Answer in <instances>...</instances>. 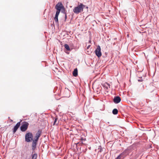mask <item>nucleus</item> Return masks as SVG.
I'll use <instances>...</instances> for the list:
<instances>
[{"instance_id":"nucleus-17","label":"nucleus","mask_w":159,"mask_h":159,"mask_svg":"<svg viewBox=\"0 0 159 159\" xmlns=\"http://www.w3.org/2000/svg\"><path fill=\"white\" fill-rule=\"evenodd\" d=\"M86 53L88 54H90L92 52L91 51V50H89H89H87L86 49Z\"/></svg>"},{"instance_id":"nucleus-15","label":"nucleus","mask_w":159,"mask_h":159,"mask_svg":"<svg viewBox=\"0 0 159 159\" xmlns=\"http://www.w3.org/2000/svg\"><path fill=\"white\" fill-rule=\"evenodd\" d=\"M37 157V154H34L32 155V159H36Z\"/></svg>"},{"instance_id":"nucleus-11","label":"nucleus","mask_w":159,"mask_h":159,"mask_svg":"<svg viewBox=\"0 0 159 159\" xmlns=\"http://www.w3.org/2000/svg\"><path fill=\"white\" fill-rule=\"evenodd\" d=\"M73 75L74 76L76 77L78 75V70L77 68L75 69L73 72Z\"/></svg>"},{"instance_id":"nucleus-8","label":"nucleus","mask_w":159,"mask_h":159,"mask_svg":"<svg viewBox=\"0 0 159 159\" xmlns=\"http://www.w3.org/2000/svg\"><path fill=\"white\" fill-rule=\"evenodd\" d=\"M20 122H18L16 124L15 126V127H14V129H13V133H15L16 132V131L17 130V129H18L20 127Z\"/></svg>"},{"instance_id":"nucleus-5","label":"nucleus","mask_w":159,"mask_h":159,"mask_svg":"<svg viewBox=\"0 0 159 159\" xmlns=\"http://www.w3.org/2000/svg\"><path fill=\"white\" fill-rule=\"evenodd\" d=\"M101 50V49L100 46L99 45L97 46L95 52L96 55L98 57H101L102 55Z\"/></svg>"},{"instance_id":"nucleus-19","label":"nucleus","mask_w":159,"mask_h":159,"mask_svg":"<svg viewBox=\"0 0 159 159\" xmlns=\"http://www.w3.org/2000/svg\"><path fill=\"white\" fill-rule=\"evenodd\" d=\"M143 80L142 78H139V79L138 80V81L139 82H142Z\"/></svg>"},{"instance_id":"nucleus-18","label":"nucleus","mask_w":159,"mask_h":159,"mask_svg":"<svg viewBox=\"0 0 159 159\" xmlns=\"http://www.w3.org/2000/svg\"><path fill=\"white\" fill-rule=\"evenodd\" d=\"M65 21H66V20L67 18V15H66V13L65 12Z\"/></svg>"},{"instance_id":"nucleus-22","label":"nucleus","mask_w":159,"mask_h":159,"mask_svg":"<svg viewBox=\"0 0 159 159\" xmlns=\"http://www.w3.org/2000/svg\"><path fill=\"white\" fill-rule=\"evenodd\" d=\"M90 45H89V46H88V47H87V48H86V49L87 50H89V48H90Z\"/></svg>"},{"instance_id":"nucleus-16","label":"nucleus","mask_w":159,"mask_h":159,"mask_svg":"<svg viewBox=\"0 0 159 159\" xmlns=\"http://www.w3.org/2000/svg\"><path fill=\"white\" fill-rule=\"evenodd\" d=\"M58 120V118L57 117H56L55 118V120L54 121V123H53V125H57L58 124V123H56L57 121Z\"/></svg>"},{"instance_id":"nucleus-7","label":"nucleus","mask_w":159,"mask_h":159,"mask_svg":"<svg viewBox=\"0 0 159 159\" xmlns=\"http://www.w3.org/2000/svg\"><path fill=\"white\" fill-rule=\"evenodd\" d=\"M114 102L116 103H119L121 101V98L119 96H116L114 97L113 99Z\"/></svg>"},{"instance_id":"nucleus-1","label":"nucleus","mask_w":159,"mask_h":159,"mask_svg":"<svg viewBox=\"0 0 159 159\" xmlns=\"http://www.w3.org/2000/svg\"><path fill=\"white\" fill-rule=\"evenodd\" d=\"M85 7V6L83 4L78 2V6L74 7L73 9V11L76 14H79L83 11Z\"/></svg>"},{"instance_id":"nucleus-6","label":"nucleus","mask_w":159,"mask_h":159,"mask_svg":"<svg viewBox=\"0 0 159 159\" xmlns=\"http://www.w3.org/2000/svg\"><path fill=\"white\" fill-rule=\"evenodd\" d=\"M41 131L40 130H39L37 133L36 134L35 136L34 137V140L35 141H38L39 137L41 136Z\"/></svg>"},{"instance_id":"nucleus-20","label":"nucleus","mask_w":159,"mask_h":159,"mask_svg":"<svg viewBox=\"0 0 159 159\" xmlns=\"http://www.w3.org/2000/svg\"><path fill=\"white\" fill-rule=\"evenodd\" d=\"M105 87L106 89H108L109 88V87L107 86V85H106V84H105Z\"/></svg>"},{"instance_id":"nucleus-4","label":"nucleus","mask_w":159,"mask_h":159,"mask_svg":"<svg viewBox=\"0 0 159 159\" xmlns=\"http://www.w3.org/2000/svg\"><path fill=\"white\" fill-rule=\"evenodd\" d=\"M29 123L26 122H25L20 127V130L22 131H25L27 129Z\"/></svg>"},{"instance_id":"nucleus-21","label":"nucleus","mask_w":159,"mask_h":159,"mask_svg":"<svg viewBox=\"0 0 159 159\" xmlns=\"http://www.w3.org/2000/svg\"><path fill=\"white\" fill-rule=\"evenodd\" d=\"M106 85H107V86H108L109 88H110V85L108 83H107L106 84Z\"/></svg>"},{"instance_id":"nucleus-14","label":"nucleus","mask_w":159,"mask_h":159,"mask_svg":"<svg viewBox=\"0 0 159 159\" xmlns=\"http://www.w3.org/2000/svg\"><path fill=\"white\" fill-rule=\"evenodd\" d=\"M118 111L117 109H114L112 111V113L114 115H116L118 113Z\"/></svg>"},{"instance_id":"nucleus-9","label":"nucleus","mask_w":159,"mask_h":159,"mask_svg":"<svg viewBox=\"0 0 159 159\" xmlns=\"http://www.w3.org/2000/svg\"><path fill=\"white\" fill-rule=\"evenodd\" d=\"M59 13H60L56 12L55 17L54 18V19L56 23L57 24H58V16L59 14Z\"/></svg>"},{"instance_id":"nucleus-12","label":"nucleus","mask_w":159,"mask_h":159,"mask_svg":"<svg viewBox=\"0 0 159 159\" xmlns=\"http://www.w3.org/2000/svg\"><path fill=\"white\" fill-rule=\"evenodd\" d=\"M119 156H120L121 158V157L123 158H124L126 156V152H122L119 155Z\"/></svg>"},{"instance_id":"nucleus-10","label":"nucleus","mask_w":159,"mask_h":159,"mask_svg":"<svg viewBox=\"0 0 159 159\" xmlns=\"http://www.w3.org/2000/svg\"><path fill=\"white\" fill-rule=\"evenodd\" d=\"M37 142V141H35V140H33L32 142V149L33 150H34L36 148Z\"/></svg>"},{"instance_id":"nucleus-23","label":"nucleus","mask_w":159,"mask_h":159,"mask_svg":"<svg viewBox=\"0 0 159 159\" xmlns=\"http://www.w3.org/2000/svg\"><path fill=\"white\" fill-rule=\"evenodd\" d=\"M115 159H121V158L118 156Z\"/></svg>"},{"instance_id":"nucleus-13","label":"nucleus","mask_w":159,"mask_h":159,"mask_svg":"<svg viewBox=\"0 0 159 159\" xmlns=\"http://www.w3.org/2000/svg\"><path fill=\"white\" fill-rule=\"evenodd\" d=\"M64 47L68 51H70V48L69 46L67 44H65L64 45Z\"/></svg>"},{"instance_id":"nucleus-2","label":"nucleus","mask_w":159,"mask_h":159,"mask_svg":"<svg viewBox=\"0 0 159 159\" xmlns=\"http://www.w3.org/2000/svg\"><path fill=\"white\" fill-rule=\"evenodd\" d=\"M55 8L57 10L56 12L60 13L61 10L62 12L64 13L65 12V8L62 3L61 2H58L56 5Z\"/></svg>"},{"instance_id":"nucleus-3","label":"nucleus","mask_w":159,"mask_h":159,"mask_svg":"<svg viewBox=\"0 0 159 159\" xmlns=\"http://www.w3.org/2000/svg\"><path fill=\"white\" fill-rule=\"evenodd\" d=\"M33 135L32 133L29 132L26 134L25 135V140L27 142H29L32 140Z\"/></svg>"}]
</instances>
